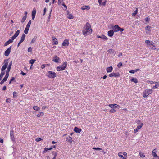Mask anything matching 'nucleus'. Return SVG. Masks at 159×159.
<instances>
[{"mask_svg": "<svg viewBox=\"0 0 159 159\" xmlns=\"http://www.w3.org/2000/svg\"><path fill=\"white\" fill-rule=\"evenodd\" d=\"M92 32V29L91 28V25L89 23L87 22L83 27L82 33L85 36L91 34Z\"/></svg>", "mask_w": 159, "mask_h": 159, "instance_id": "nucleus-1", "label": "nucleus"}, {"mask_svg": "<svg viewBox=\"0 0 159 159\" xmlns=\"http://www.w3.org/2000/svg\"><path fill=\"white\" fill-rule=\"evenodd\" d=\"M12 64V61H11L9 63L7 68V69L6 74L4 79L0 82V84H2L4 83L6 81L9 75V73L11 68Z\"/></svg>", "mask_w": 159, "mask_h": 159, "instance_id": "nucleus-2", "label": "nucleus"}, {"mask_svg": "<svg viewBox=\"0 0 159 159\" xmlns=\"http://www.w3.org/2000/svg\"><path fill=\"white\" fill-rule=\"evenodd\" d=\"M9 59H5L4 60V65L1 68V72L0 75V80L2 79V78L5 74L4 70L7 68L8 65L9 64Z\"/></svg>", "mask_w": 159, "mask_h": 159, "instance_id": "nucleus-3", "label": "nucleus"}, {"mask_svg": "<svg viewBox=\"0 0 159 159\" xmlns=\"http://www.w3.org/2000/svg\"><path fill=\"white\" fill-rule=\"evenodd\" d=\"M146 44H147V47L150 49L156 50L157 51L159 50V49H157L156 48L155 45H154V43L152 41H150L149 40H146L145 41Z\"/></svg>", "mask_w": 159, "mask_h": 159, "instance_id": "nucleus-4", "label": "nucleus"}, {"mask_svg": "<svg viewBox=\"0 0 159 159\" xmlns=\"http://www.w3.org/2000/svg\"><path fill=\"white\" fill-rule=\"evenodd\" d=\"M67 65V62L66 61L64 62L61 66H57V67L56 70L58 71H62L66 68Z\"/></svg>", "mask_w": 159, "mask_h": 159, "instance_id": "nucleus-5", "label": "nucleus"}, {"mask_svg": "<svg viewBox=\"0 0 159 159\" xmlns=\"http://www.w3.org/2000/svg\"><path fill=\"white\" fill-rule=\"evenodd\" d=\"M112 28L114 32H118V31L122 32L124 30V29L121 28L117 25H115V26H113Z\"/></svg>", "mask_w": 159, "mask_h": 159, "instance_id": "nucleus-6", "label": "nucleus"}, {"mask_svg": "<svg viewBox=\"0 0 159 159\" xmlns=\"http://www.w3.org/2000/svg\"><path fill=\"white\" fill-rule=\"evenodd\" d=\"M46 75L50 78H54L57 76L55 72L50 71H48Z\"/></svg>", "mask_w": 159, "mask_h": 159, "instance_id": "nucleus-7", "label": "nucleus"}, {"mask_svg": "<svg viewBox=\"0 0 159 159\" xmlns=\"http://www.w3.org/2000/svg\"><path fill=\"white\" fill-rule=\"evenodd\" d=\"M152 92V90L151 89H148L144 90L143 92V97L146 98Z\"/></svg>", "mask_w": 159, "mask_h": 159, "instance_id": "nucleus-8", "label": "nucleus"}, {"mask_svg": "<svg viewBox=\"0 0 159 159\" xmlns=\"http://www.w3.org/2000/svg\"><path fill=\"white\" fill-rule=\"evenodd\" d=\"M69 39H65L62 43V46H68L69 45Z\"/></svg>", "mask_w": 159, "mask_h": 159, "instance_id": "nucleus-9", "label": "nucleus"}, {"mask_svg": "<svg viewBox=\"0 0 159 159\" xmlns=\"http://www.w3.org/2000/svg\"><path fill=\"white\" fill-rule=\"evenodd\" d=\"M11 48V46H10L8 48H7L5 51L4 55L6 56H8L10 54Z\"/></svg>", "mask_w": 159, "mask_h": 159, "instance_id": "nucleus-10", "label": "nucleus"}, {"mask_svg": "<svg viewBox=\"0 0 159 159\" xmlns=\"http://www.w3.org/2000/svg\"><path fill=\"white\" fill-rule=\"evenodd\" d=\"M25 34H23L21 37V38L20 41L18 43L17 46L18 47L25 40Z\"/></svg>", "mask_w": 159, "mask_h": 159, "instance_id": "nucleus-11", "label": "nucleus"}, {"mask_svg": "<svg viewBox=\"0 0 159 159\" xmlns=\"http://www.w3.org/2000/svg\"><path fill=\"white\" fill-rule=\"evenodd\" d=\"M109 76L111 77H120V74L118 72L117 73H112L109 74Z\"/></svg>", "mask_w": 159, "mask_h": 159, "instance_id": "nucleus-12", "label": "nucleus"}, {"mask_svg": "<svg viewBox=\"0 0 159 159\" xmlns=\"http://www.w3.org/2000/svg\"><path fill=\"white\" fill-rule=\"evenodd\" d=\"M20 32V31L19 30H18L15 33V34L12 37L11 39L12 40H14L19 35V34Z\"/></svg>", "mask_w": 159, "mask_h": 159, "instance_id": "nucleus-13", "label": "nucleus"}, {"mask_svg": "<svg viewBox=\"0 0 159 159\" xmlns=\"http://www.w3.org/2000/svg\"><path fill=\"white\" fill-rule=\"evenodd\" d=\"M36 14V10L35 8H34L32 12V17L33 20L34 19Z\"/></svg>", "mask_w": 159, "mask_h": 159, "instance_id": "nucleus-14", "label": "nucleus"}, {"mask_svg": "<svg viewBox=\"0 0 159 159\" xmlns=\"http://www.w3.org/2000/svg\"><path fill=\"white\" fill-rule=\"evenodd\" d=\"M60 59L59 57H58L57 56H55L52 59V61L56 63L58 62L60 60Z\"/></svg>", "mask_w": 159, "mask_h": 159, "instance_id": "nucleus-15", "label": "nucleus"}, {"mask_svg": "<svg viewBox=\"0 0 159 159\" xmlns=\"http://www.w3.org/2000/svg\"><path fill=\"white\" fill-rule=\"evenodd\" d=\"M52 39L54 41V43L53 44V45H57L58 44V42L57 39L54 36H53L52 37Z\"/></svg>", "mask_w": 159, "mask_h": 159, "instance_id": "nucleus-16", "label": "nucleus"}, {"mask_svg": "<svg viewBox=\"0 0 159 159\" xmlns=\"http://www.w3.org/2000/svg\"><path fill=\"white\" fill-rule=\"evenodd\" d=\"M97 37L98 38H100L105 41H107L108 40V38L105 35L102 34L101 36L99 35H97Z\"/></svg>", "mask_w": 159, "mask_h": 159, "instance_id": "nucleus-17", "label": "nucleus"}, {"mask_svg": "<svg viewBox=\"0 0 159 159\" xmlns=\"http://www.w3.org/2000/svg\"><path fill=\"white\" fill-rule=\"evenodd\" d=\"M106 1V0H98L99 4L103 6H105Z\"/></svg>", "mask_w": 159, "mask_h": 159, "instance_id": "nucleus-18", "label": "nucleus"}, {"mask_svg": "<svg viewBox=\"0 0 159 159\" xmlns=\"http://www.w3.org/2000/svg\"><path fill=\"white\" fill-rule=\"evenodd\" d=\"M151 27L149 26H147L145 27V30H146V33L147 34L150 33L151 32Z\"/></svg>", "mask_w": 159, "mask_h": 159, "instance_id": "nucleus-19", "label": "nucleus"}, {"mask_svg": "<svg viewBox=\"0 0 159 159\" xmlns=\"http://www.w3.org/2000/svg\"><path fill=\"white\" fill-rule=\"evenodd\" d=\"M81 130L82 129H81L79 128L76 127H75L74 128V131L76 133H79L81 132Z\"/></svg>", "mask_w": 159, "mask_h": 159, "instance_id": "nucleus-20", "label": "nucleus"}, {"mask_svg": "<svg viewBox=\"0 0 159 159\" xmlns=\"http://www.w3.org/2000/svg\"><path fill=\"white\" fill-rule=\"evenodd\" d=\"M114 31L113 30H111L108 31V35L109 37H112L114 35Z\"/></svg>", "mask_w": 159, "mask_h": 159, "instance_id": "nucleus-21", "label": "nucleus"}, {"mask_svg": "<svg viewBox=\"0 0 159 159\" xmlns=\"http://www.w3.org/2000/svg\"><path fill=\"white\" fill-rule=\"evenodd\" d=\"M90 9V7L88 5L83 6L81 8V9L83 10H89Z\"/></svg>", "mask_w": 159, "mask_h": 159, "instance_id": "nucleus-22", "label": "nucleus"}, {"mask_svg": "<svg viewBox=\"0 0 159 159\" xmlns=\"http://www.w3.org/2000/svg\"><path fill=\"white\" fill-rule=\"evenodd\" d=\"M13 42V41L12 40L10 39L8 41H7L5 42V43L4 45V46H7L9 44Z\"/></svg>", "mask_w": 159, "mask_h": 159, "instance_id": "nucleus-23", "label": "nucleus"}, {"mask_svg": "<svg viewBox=\"0 0 159 159\" xmlns=\"http://www.w3.org/2000/svg\"><path fill=\"white\" fill-rule=\"evenodd\" d=\"M156 152L157 151L156 149H154L152 151V154L154 157H157V156L156 154Z\"/></svg>", "mask_w": 159, "mask_h": 159, "instance_id": "nucleus-24", "label": "nucleus"}, {"mask_svg": "<svg viewBox=\"0 0 159 159\" xmlns=\"http://www.w3.org/2000/svg\"><path fill=\"white\" fill-rule=\"evenodd\" d=\"M113 68L111 66L107 68L106 70L107 73L111 72L112 71Z\"/></svg>", "mask_w": 159, "mask_h": 159, "instance_id": "nucleus-25", "label": "nucleus"}, {"mask_svg": "<svg viewBox=\"0 0 159 159\" xmlns=\"http://www.w3.org/2000/svg\"><path fill=\"white\" fill-rule=\"evenodd\" d=\"M154 83L156 84V85L152 88V89H155L157 88L159 86V82H155Z\"/></svg>", "mask_w": 159, "mask_h": 159, "instance_id": "nucleus-26", "label": "nucleus"}, {"mask_svg": "<svg viewBox=\"0 0 159 159\" xmlns=\"http://www.w3.org/2000/svg\"><path fill=\"white\" fill-rule=\"evenodd\" d=\"M10 137H11V139L12 140H14V134H13V131H10Z\"/></svg>", "mask_w": 159, "mask_h": 159, "instance_id": "nucleus-27", "label": "nucleus"}, {"mask_svg": "<svg viewBox=\"0 0 159 159\" xmlns=\"http://www.w3.org/2000/svg\"><path fill=\"white\" fill-rule=\"evenodd\" d=\"M122 152H120L118 153V155L119 157H121L123 159H126V157H123L122 155Z\"/></svg>", "mask_w": 159, "mask_h": 159, "instance_id": "nucleus-28", "label": "nucleus"}, {"mask_svg": "<svg viewBox=\"0 0 159 159\" xmlns=\"http://www.w3.org/2000/svg\"><path fill=\"white\" fill-rule=\"evenodd\" d=\"M66 139L69 142H70V143H72V137L70 136L66 138Z\"/></svg>", "mask_w": 159, "mask_h": 159, "instance_id": "nucleus-29", "label": "nucleus"}, {"mask_svg": "<svg viewBox=\"0 0 159 159\" xmlns=\"http://www.w3.org/2000/svg\"><path fill=\"white\" fill-rule=\"evenodd\" d=\"M68 13L67 14L68 15L67 16V18L68 19H72L74 18V16L73 15L71 14H69L68 11H67Z\"/></svg>", "mask_w": 159, "mask_h": 159, "instance_id": "nucleus-30", "label": "nucleus"}, {"mask_svg": "<svg viewBox=\"0 0 159 159\" xmlns=\"http://www.w3.org/2000/svg\"><path fill=\"white\" fill-rule=\"evenodd\" d=\"M130 80L131 81L135 83H137L138 82V81L136 78H132L130 79Z\"/></svg>", "mask_w": 159, "mask_h": 159, "instance_id": "nucleus-31", "label": "nucleus"}, {"mask_svg": "<svg viewBox=\"0 0 159 159\" xmlns=\"http://www.w3.org/2000/svg\"><path fill=\"white\" fill-rule=\"evenodd\" d=\"M52 148H45L44 149V150L43 152V154L47 152L48 151L52 149Z\"/></svg>", "mask_w": 159, "mask_h": 159, "instance_id": "nucleus-32", "label": "nucleus"}, {"mask_svg": "<svg viewBox=\"0 0 159 159\" xmlns=\"http://www.w3.org/2000/svg\"><path fill=\"white\" fill-rule=\"evenodd\" d=\"M143 125V124L142 123H140L139 125L137 126L136 128L139 130L142 127Z\"/></svg>", "mask_w": 159, "mask_h": 159, "instance_id": "nucleus-33", "label": "nucleus"}, {"mask_svg": "<svg viewBox=\"0 0 159 159\" xmlns=\"http://www.w3.org/2000/svg\"><path fill=\"white\" fill-rule=\"evenodd\" d=\"M26 18H27V16H23L21 20V22L22 23H24L25 21Z\"/></svg>", "mask_w": 159, "mask_h": 159, "instance_id": "nucleus-34", "label": "nucleus"}, {"mask_svg": "<svg viewBox=\"0 0 159 159\" xmlns=\"http://www.w3.org/2000/svg\"><path fill=\"white\" fill-rule=\"evenodd\" d=\"M33 108L34 110L36 111H39L40 109L39 107L36 106H34L33 107Z\"/></svg>", "mask_w": 159, "mask_h": 159, "instance_id": "nucleus-35", "label": "nucleus"}, {"mask_svg": "<svg viewBox=\"0 0 159 159\" xmlns=\"http://www.w3.org/2000/svg\"><path fill=\"white\" fill-rule=\"evenodd\" d=\"M44 115V113L43 112H39V113L36 116L39 117L41 116H43Z\"/></svg>", "mask_w": 159, "mask_h": 159, "instance_id": "nucleus-36", "label": "nucleus"}, {"mask_svg": "<svg viewBox=\"0 0 159 159\" xmlns=\"http://www.w3.org/2000/svg\"><path fill=\"white\" fill-rule=\"evenodd\" d=\"M139 155L140 156V157L142 158H144L145 156L143 153H142V152H139Z\"/></svg>", "mask_w": 159, "mask_h": 159, "instance_id": "nucleus-37", "label": "nucleus"}, {"mask_svg": "<svg viewBox=\"0 0 159 159\" xmlns=\"http://www.w3.org/2000/svg\"><path fill=\"white\" fill-rule=\"evenodd\" d=\"M29 29V28L26 27L24 31V33L25 34H28Z\"/></svg>", "mask_w": 159, "mask_h": 159, "instance_id": "nucleus-38", "label": "nucleus"}, {"mask_svg": "<svg viewBox=\"0 0 159 159\" xmlns=\"http://www.w3.org/2000/svg\"><path fill=\"white\" fill-rule=\"evenodd\" d=\"M37 39V37L36 36H35L32 40L31 43H34L36 41V39Z\"/></svg>", "mask_w": 159, "mask_h": 159, "instance_id": "nucleus-39", "label": "nucleus"}, {"mask_svg": "<svg viewBox=\"0 0 159 159\" xmlns=\"http://www.w3.org/2000/svg\"><path fill=\"white\" fill-rule=\"evenodd\" d=\"M36 61V60L34 59H31L29 60V62L30 63H31L32 65Z\"/></svg>", "mask_w": 159, "mask_h": 159, "instance_id": "nucleus-40", "label": "nucleus"}, {"mask_svg": "<svg viewBox=\"0 0 159 159\" xmlns=\"http://www.w3.org/2000/svg\"><path fill=\"white\" fill-rule=\"evenodd\" d=\"M138 13V9L136 8V10L134 11V12L132 13V16H135Z\"/></svg>", "mask_w": 159, "mask_h": 159, "instance_id": "nucleus-41", "label": "nucleus"}, {"mask_svg": "<svg viewBox=\"0 0 159 159\" xmlns=\"http://www.w3.org/2000/svg\"><path fill=\"white\" fill-rule=\"evenodd\" d=\"M108 52L109 53H113L115 54V51L113 49H111L109 50L108 51Z\"/></svg>", "mask_w": 159, "mask_h": 159, "instance_id": "nucleus-42", "label": "nucleus"}, {"mask_svg": "<svg viewBox=\"0 0 159 159\" xmlns=\"http://www.w3.org/2000/svg\"><path fill=\"white\" fill-rule=\"evenodd\" d=\"M31 20H30L27 23L26 27L29 28L30 27L31 24Z\"/></svg>", "mask_w": 159, "mask_h": 159, "instance_id": "nucleus-43", "label": "nucleus"}, {"mask_svg": "<svg viewBox=\"0 0 159 159\" xmlns=\"http://www.w3.org/2000/svg\"><path fill=\"white\" fill-rule=\"evenodd\" d=\"M42 140H43V139L40 138H37L35 139V141L37 142H39Z\"/></svg>", "mask_w": 159, "mask_h": 159, "instance_id": "nucleus-44", "label": "nucleus"}, {"mask_svg": "<svg viewBox=\"0 0 159 159\" xmlns=\"http://www.w3.org/2000/svg\"><path fill=\"white\" fill-rule=\"evenodd\" d=\"M15 78L14 77H12L9 82V84H11V82L15 81Z\"/></svg>", "mask_w": 159, "mask_h": 159, "instance_id": "nucleus-45", "label": "nucleus"}, {"mask_svg": "<svg viewBox=\"0 0 159 159\" xmlns=\"http://www.w3.org/2000/svg\"><path fill=\"white\" fill-rule=\"evenodd\" d=\"M122 65V63L120 62H119L117 65V66L118 68H120Z\"/></svg>", "mask_w": 159, "mask_h": 159, "instance_id": "nucleus-46", "label": "nucleus"}, {"mask_svg": "<svg viewBox=\"0 0 159 159\" xmlns=\"http://www.w3.org/2000/svg\"><path fill=\"white\" fill-rule=\"evenodd\" d=\"M32 48L31 47H30L28 48V52H31L32 51Z\"/></svg>", "mask_w": 159, "mask_h": 159, "instance_id": "nucleus-47", "label": "nucleus"}, {"mask_svg": "<svg viewBox=\"0 0 159 159\" xmlns=\"http://www.w3.org/2000/svg\"><path fill=\"white\" fill-rule=\"evenodd\" d=\"M155 81H150L149 80H148L147 81V83H150V84H152V83H155Z\"/></svg>", "mask_w": 159, "mask_h": 159, "instance_id": "nucleus-48", "label": "nucleus"}, {"mask_svg": "<svg viewBox=\"0 0 159 159\" xmlns=\"http://www.w3.org/2000/svg\"><path fill=\"white\" fill-rule=\"evenodd\" d=\"M93 149L95 150H102V149L101 148H100L98 147V148H93Z\"/></svg>", "mask_w": 159, "mask_h": 159, "instance_id": "nucleus-49", "label": "nucleus"}, {"mask_svg": "<svg viewBox=\"0 0 159 159\" xmlns=\"http://www.w3.org/2000/svg\"><path fill=\"white\" fill-rule=\"evenodd\" d=\"M17 93L15 92H14L13 93V97H15L17 96Z\"/></svg>", "mask_w": 159, "mask_h": 159, "instance_id": "nucleus-50", "label": "nucleus"}, {"mask_svg": "<svg viewBox=\"0 0 159 159\" xmlns=\"http://www.w3.org/2000/svg\"><path fill=\"white\" fill-rule=\"evenodd\" d=\"M114 108H116L118 107H120L117 104H114Z\"/></svg>", "mask_w": 159, "mask_h": 159, "instance_id": "nucleus-51", "label": "nucleus"}, {"mask_svg": "<svg viewBox=\"0 0 159 159\" xmlns=\"http://www.w3.org/2000/svg\"><path fill=\"white\" fill-rule=\"evenodd\" d=\"M123 155L125 156L124 157H126V159H127V153L125 152L123 153Z\"/></svg>", "mask_w": 159, "mask_h": 159, "instance_id": "nucleus-52", "label": "nucleus"}, {"mask_svg": "<svg viewBox=\"0 0 159 159\" xmlns=\"http://www.w3.org/2000/svg\"><path fill=\"white\" fill-rule=\"evenodd\" d=\"M114 104H110L108 105V106L111 108H114Z\"/></svg>", "mask_w": 159, "mask_h": 159, "instance_id": "nucleus-53", "label": "nucleus"}, {"mask_svg": "<svg viewBox=\"0 0 159 159\" xmlns=\"http://www.w3.org/2000/svg\"><path fill=\"white\" fill-rule=\"evenodd\" d=\"M62 5L65 8V10H66L67 9V6L64 3H63L62 4Z\"/></svg>", "mask_w": 159, "mask_h": 159, "instance_id": "nucleus-54", "label": "nucleus"}, {"mask_svg": "<svg viewBox=\"0 0 159 159\" xmlns=\"http://www.w3.org/2000/svg\"><path fill=\"white\" fill-rule=\"evenodd\" d=\"M116 110L114 109H111L110 110V112L111 113H114L115 112Z\"/></svg>", "mask_w": 159, "mask_h": 159, "instance_id": "nucleus-55", "label": "nucleus"}, {"mask_svg": "<svg viewBox=\"0 0 159 159\" xmlns=\"http://www.w3.org/2000/svg\"><path fill=\"white\" fill-rule=\"evenodd\" d=\"M11 102V100L10 98H7L6 100V102L7 103H10Z\"/></svg>", "mask_w": 159, "mask_h": 159, "instance_id": "nucleus-56", "label": "nucleus"}, {"mask_svg": "<svg viewBox=\"0 0 159 159\" xmlns=\"http://www.w3.org/2000/svg\"><path fill=\"white\" fill-rule=\"evenodd\" d=\"M139 130L136 128V129H134V133H137V132H138Z\"/></svg>", "mask_w": 159, "mask_h": 159, "instance_id": "nucleus-57", "label": "nucleus"}, {"mask_svg": "<svg viewBox=\"0 0 159 159\" xmlns=\"http://www.w3.org/2000/svg\"><path fill=\"white\" fill-rule=\"evenodd\" d=\"M46 11V8L45 7L44 9V12L43 13V15H45Z\"/></svg>", "mask_w": 159, "mask_h": 159, "instance_id": "nucleus-58", "label": "nucleus"}, {"mask_svg": "<svg viewBox=\"0 0 159 159\" xmlns=\"http://www.w3.org/2000/svg\"><path fill=\"white\" fill-rule=\"evenodd\" d=\"M45 67V64H43L41 65V68L42 69H43Z\"/></svg>", "mask_w": 159, "mask_h": 159, "instance_id": "nucleus-59", "label": "nucleus"}, {"mask_svg": "<svg viewBox=\"0 0 159 159\" xmlns=\"http://www.w3.org/2000/svg\"><path fill=\"white\" fill-rule=\"evenodd\" d=\"M129 72L131 73H134L135 72L134 70H131L129 71Z\"/></svg>", "mask_w": 159, "mask_h": 159, "instance_id": "nucleus-60", "label": "nucleus"}, {"mask_svg": "<svg viewBox=\"0 0 159 159\" xmlns=\"http://www.w3.org/2000/svg\"><path fill=\"white\" fill-rule=\"evenodd\" d=\"M61 0H58V4L59 5H60L61 4Z\"/></svg>", "mask_w": 159, "mask_h": 159, "instance_id": "nucleus-61", "label": "nucleus"}, {"mask_svg": "<svg viewBox=\"0 0 159 159\" xmlns=\"http://www.w3.org/2000/svg\"><path fill=\"white\" fill-rule=\"evenodd\" d=\"M145 20L147 22H149V18L148 17L145 18Z\"/></svg>", "mask_w": 159, "mask_h": 159, "instance_id": "nucleus-62", "label": "nucleus"}, {"mask_svg": "<svg viewBox=\"0 0 159 159\" xmlns=\"http://www.w3.org/2000/svg\"><path fill=\"white\" fill-rule=\"evenodd\" d=\"M6 89V86H4L3 87V88H2V90H5Z\"/></svg>", "mask_w": 159, "mask_h": 159, "instance_id": "nucleus-63", "label": "nucleus"}, {"mask_svg": "<svg viewBox=\"0 0 159 159\" xmlns=\"http://www.w3.org/2000/svg\"><path fill=\"white\" fill-rule=\"evenodd\" d=\"M0 142L1 143H3V140L2 139H0Z\"/></svg>", "mask_w": 159, "mask_h": 159, "instance_id": "nucleus-64", "label": "nucleus"}]
</instances>
